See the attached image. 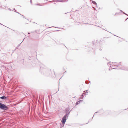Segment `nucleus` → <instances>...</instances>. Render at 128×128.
Returning a JSON list of instances; mask_svg holds the SVG:
<instances>
[{
	"label": "nucleus",
	"mask_w": 128,
	"mask_h": 128,
	"mask_svg": "<svg viewBox=\"0 0 128 128\" xmlns=\"http://www.w3.org/2000/svg\"><path fill=\"white\" fill-rule=\"evenodd\" d=\"M83 102L82 100H80L78 101V102H78L80 103V102Z\"/></svg>",
	"instance_id": "1a4fd4ad"
},
{
	"label": "nucleus",
	"mask_w": 128,
	"mask_h": 128,
	"mask_svg": "<svg viewBox=\"0 0 128 128\" xmlns=\"http://www.w3.org/2000/svg\"><path fill=\"white\" fill-rule=\"evenodd\" d=\"M128 18H127L126 19V20H127Z\"/></svg>",
	"instance_id": "bb28decb"
},
{
	"label": "nucleus",
	"mask_w": 128,
	"mask_h": 128,
	"mask_svg": "<svg viewBox=\"0 0 128 128\" xmlns=\"http://www.w3.org/2000/svg\"><path fill=\"white\" fill-rule=\"evenodd\" d=\"M76 102V105H78V104H79V103L78 102Z\"/></svg>",
	"instance_id": "9d476101"
},
{
	"label": "nucleus",
	"mask_w": 128,
	"mask_h": 128,
	"mask_svg": "<svg viewBox=\"0 0 128 128\" xmlns=\"http://www.w3.org/2000/svg\"><path fill=\"white\" fill-rule=\"evenodd\" d=\"M107 64L108 66H110V68H111V70L115 69V68H113V67L115 66H119L121 65L120 62L119 63H114L113 62H108Z\"/></svg>",
	"instance_id": "f257e3e1"
},
{
	"label": "nucleus",
	"mask_w": 128,
	"mask_h": 128,
	"mask_svg": "<svg viewBox=\"0 0 128 128\" xmlns=\"http://www.w3.org/2000/svg\"><path fill=\"white\" fill-rule=\"evenodd\" d=\"M109 70H110V68H109Z\"/></svg>",
	"instance_id": "c85d7f7f"
},
{
	"label": "nucleus",
	"mask_w": 128,
	"mask_h": 128,
	"mask_svg": "<svg viewBox=\"0 0 128 128\" xmlns=\"http://www.w3.org/2000/svg\"><path fill=\"white\" fill-rule=\"evenodd\" d=\"M66 117H67V116H63L62 118V120L61 121V122L62 124H65L66 120Z\"/></svg>",
	"instance_id": "20e7f679"
},
{
	"label": "nucleus",
	"mask_w": 128,
	"mask_h": 128,
	"mask_svg": "<svg viewBox=\"0 0 128 128\" xmlns=\"http://www.w3.org/2000/svg\"><path fill=\"white\" fill-rule=\"evenodd\" d=\"M57 1L58 2H62V0H57Z\"/></svg>",
	"instance_id": "2eb2a0df"
},
{
	"label": "nucleus",
	"mask_w": 128,
	"mask_h": 128,
	"mask_svg": "<svg viewBox=\"0 0 128 128\" xmlns=\"http://www.w3.org/2000/svg\"><path fill=\"white\" fill-rule=\"evenodd\" d=\"M84 92L85 93H86V92H88V90H86V91H84Z\"/></svg>",
	"instance_id": "9b49d317"
},
{
	"label": "nucleus",
	"mask_w": 128,
	"mask_h": 128,
	"mask_svg": "<svg viewBox=\"0 0 128 128\" xmlns=\"http://www.w3.org/2000/svg\"><path fill=\"white\" fill-rule=\"evenodd\" d=\"M19 46H18V45L17 46V47H18Z\"/></svg>",
	"instance_id": "cd10ccee"
},
{
	"label": "nucleus",
	"mask_w": 128,
	"mask_h": 128,
	"mask_svg": "<svg viewBox=\"0 0 128 128\" xmlns=\"http://www.w3.org/2000/svg\"><path fill=\"white\" fill-rule=\"evenodd\" d=\"M16 12L18 13V14H20L18 12Z\"/></svg>",
	"instance_id": "5701e85b"
},
{
	"label": "nucleus",
	"mask_w": 128,
	"mask_h": 128,
	"mask_svg": "<svg viewBox=\"0 0 128 128\" xmlns=\"http://www.w3.org/2000/svg\"><path fill=\"white\" fill-rule=\"evenodd\" d=\"M30 2L31 3H32V0H30Z\"/></svg>",
	"instance_id": "412c9836"
},
{
	"label": "nucleus",
	"mask_w": 128,
	"mask_h": 128,
	"mask_svg": "<svg viewBox=\"0 0 128 128\" xmlns=\"http://www.w3.org/2000/svg\"><path fill=\"white\" fill-rule=\"evenodd\" d=\"M22 15V16H23V18H25L24 16L23 15Z\"/></svg>",
	"instance_id": "6ab92c4d"
},
{
	"label": "nucleus",
	"mask_w": 128,
	"mask_h": 128,
	"mask_svg": "<svg viewBox=\"0 0 128 128\" xmlns=\"http://www.w3.org/2000/svg\"><path fill=\"white\" fill-rule=\"evenodd\" d=\"M93 9L94 10H96V8L94 7H93Z\"/></svg>",
	"instance_id": "4468645a"
},
{
	"label": "nucleus",
	"mask_w": 128,
	"mask_h": 128,
	"mask_svg": "<svg viewBox=\"0 0 128 128\" xmlns=\"http://www.w3.org/2000/svg\"><path fill=\"white\" fill-rule=\"evenodd\" d=\"M100 50H102V49H100Z\"/></svg>",
	"instance_id": "a878e982"
},
{
	"label": "nucleus",
	"mask_w": 128,
	"mask_h": 128,
	"mask_svg": "<svg viewBox=\"0 0 128 128\" xmlns=\"http://www.w3.org/2000/svg\"><path fill=\"white\" fill-rule=\"evenodd\" d=\"M52 27H54V26H52ZM51 27H50V28H51Z\"/></svg>",
	"instance_id": "c756f323"
},
{
	"label": "nucleus",
	"mask_w": 128,
	"mask_h": 128,
	"mask_svg": "<svg viewBox=\"0 0 128 128\" xmlns=\"http://www.w3.org/2000/svg\"><path fill=\"white\" fill-rule=\"evenodd\" d=\"M92 3L94 4H96V2H95L94 1H92Z\"/></svg>",
	"instance_id": "6e6552de"
},
{
	"label": "nucleus",
	"mask_w": 128,
	"mask_h": 128,
	"mask_svg": "<svg viewBox=\"0 0 128 128\" xmlns=\"http://www.w3.org/2000/svg\"><path fill=\"white\" fill-rule=\"evenodd\" d=\"M70 109L69 108H66V110L65 112L66 113V115H65L66 116H67V117H68L69 114L70 112Z\"/></svg>",
	"instance_id": "7ed1b4c3"
},
{
	"label": "nucleus",
	"mask_w": 128,
	"mask_h": 128,
	"mask_svg": "<svg viewBox=\"0 0 128 128\" xmlns=\"http://www.w3.org/2000/svg\"><path fill=\"white\" fill-rule=\"evenodd\" d=\"M0 98L2 100H6V99H7L8 98L6 96H1L0 97Z\"/></svg>",
	"instance_id": "39448f33"
},
{
	"label": "nucleus",
	"mask_w": 128,
	"mask_h": 128,
	"mask_svg": "<svg viewBox=\"0 0 128 128\" xmlns=\"http://www.w3.org/2000/svg\"><path fill=\"white\" fill-rule=\"evenodd\" d=\"M123 13L124 14H126V15L127 16H128V15L127 14H126L124 12H123Z\"/></svg>",
	"instance_id": "f8f14e48"
},
{
	"label": "nucleus",
	"mask_w": 128,
	"mask_h": 128,
	"mask_svg": "<svg viewBox=\"0 0 128 128\" xmlns=\"http://www.w3.org/2000/svg\"><path fill=\"white\" fill-rule=\"evenodd\" d=\"M120 11L122 12V13L123 12H123L122 11V10H120Z\"/></svg>",
	"instance_id": "a211bd4d"
},
{
	"label": "nucleus",
	"mask_w": 128,
	"mask_h": 128,
	"mask_svg": "<svg viewBox=\"0 0 128 128\" xmlns=\"http://www.w3.org/2000/svg\"><path fill=\"white\" fill-rule=\"evenodd\" d=\"M120 69L121 70H127V69H126V68L124 67H121Z\"/></svg>",
	"instance_id": "423d86ee"
},
{
	"label": "nucleus",
	"mask_w": 128,
	"mask_h": 128,
	"mask_svg": "<svg viewBox=\"0 0 128 128\" xmlns=\"http://www.w3.org/2000/svg\"><path fill=\"white\" fill-rule=\"evenodd\" d=\"M28 34H30V33L28 32Z\"/></svg>",
	"instance_id": "393cba45"
},
{
	"label": "nucleus",
	"mask_w": 128,
	"mask_h": 128,
	"mask_svg": "<svg viewBox=\"0 0 128 128\" xmlns=\"http://www.w3.org/2000/svg\"><path fill=\"white\" fill-rule=\"evenodd\" d=\"M8 8V9L9 10H10H10H11V9H10V8Z\"/></svg>",
	"instance_id": "4be33fe9"
},
{
	"label": "nucleus",
	"mask_w": 128,
	"mask_h": 128,
	"mask_svg": "<svg viewBox=\"0 0 128 128\" xmlns=\"http://www.w3.org/2000/svg\"><path fill=\"white\" fill-rule=\"evenodd\" d=\"M36 4L37 5H40L39 4Z\"/></svg>",
	"instance_id": "aec40b11"
},
{
	"label": "nucleus",
	"mask_w": 128,
	"mask_h": 128,
	"mask_svg": "<svg viewBox=\"0 0 128 128\" xmlns=\"http://www.w3.org/2000/svg\"><path fill=\"white\" fill-rule=\"evenodd\" d=\"M97 112H96L94 113V116H93V117H92V118H93V117H94V115L96 114V113Z\"/></svg>",
	"instance_id": "dca6fc26"
},
{
	"label": "nucleus",
	"mask_w": 128,
	"mask_h": 128,
	"mask_svg": "<svg viewBox=\"0 0 128 128\" xmlns=\"http://www.w3.org/2000/svg\"><path fill=\"white\" fill-rule=\"evenodd\" d=\"M84 96V95L82 94L81 96H80V99H83V97Z\"/></svg>",
	"instance_id": "0eeeda50"
},
{
	"label": "nucleus",
	"mask_w": 128,
	"mask_h": 128,
	"mask_svg": "<svg viewBox=\"0 0 128 128\" xmlns=\"http://www.w3.org/2000/svg\"><path fill=\"white\" fill-rule=\"evenodd\" d=\"M21 43L19 44L18 45L19 46H20V45L21 44Z\"/></svg>",
	"instance_id": "b1692460"
},
{
	"label": "nucleus",
	"mask_w": 128,
	"mask_h": 128,
	"mask_svg": "<svg viewBox=\"0 0 128 128\" xmlns=\"http://www.w3.org/2000/svg\"><path fill=\"white\" fill-rule=\"evenodd\" d=\"M13 10H14V11L16 12V10H15L14 8L13 9Z\"/></svg>",
	"instance_id": "f3484780"
},
{
	"label": "nucleus",
	"mask_w": 128,
	"mask_h": 128,
	"mask_svg": "<svg viewBox=\"0 0 128 128\" xmlns=\"http://www.w3.org/2000/svg\"><path fill=\"white\" fill-rule=\"evenodd\" d=\"M8 109V108L5 104L0 102V109L6 110Z\"/></svg>",
	"instance_id": "f03ea898"
},
{
	"label": "nucleus",
	"mask_w": 128,
	"mask_h": 128,
	"mask_svg": "<svg viewBox=\"0 0 128 128\" xmlns=\"http://www.w3.org/2000/svg\"><path fill=\"white\" fill-rule=\"evenodd\" d=\"M90 0V1H92V0Z\"/></svg>",
	"instance_id": "2f4dec72"
},
{
	"label": "nucleus",
	"mask_w": 128,
	"mask_h": 128,
	"mask_svg": "<svg viewBox=\"0 0 128 128\" xmlns=\"http://www.w3.org/2000/svg\"><path fill=\"white\" fill-rule=\"evenodd\" d=\"M24 40H23L22 41H23L24 40Z\"/></svg>",
	"instance_id": "7c9ffc66"
},
{
	"label": "nucleus",
	"mask_w": 128,
	"mask_h": 128,
	"mask_svg": "<svg viewBox=\"0 0 128 128\" xmlns=\"http://www.w3.org/2000/svg\"><path fill=\"white\" fill-rule=\"evenodd\" d=\"M85 83L86 84H88V82H85Z\"/></svg>",
	"instance_id": "ddd939ff"
}]
</instances>
